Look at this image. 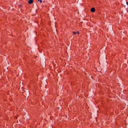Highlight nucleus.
<instances>
[{"label": "nucleus", "mask_w": 128, "mask_h": 128, "mask_svg": "<svg viewBox=\"0 0 128 128\" xmlns=\"http://www.w3.org/2000/svg\"><path fill=\"white\" fill-rule=\"evenodd\" d=\"M91 12H96V8H91Z\"/></svg>", "instance_id": "1"}, {"label": "nucleus", "mask_w": 128, "mask_h": 128, "mask_svg": "<svg viewBox=\"0 0 128 128\" xmlns=\"http://www.w3.org/2000/svg\"><path fill=\"white\" fill-rule=\"evenodd\" d=\"M32 2H34V0H30L28 1V4H32Z\"/></svg>", "instance_id": "2"}, {"label": "nucleus", "mask_w": 128, "mask_h": 128, "mask_svg": "<svg viewBox=\"0 0 128 128\" xmlns=\"http://www.w3.org/2000/svg\"><path fill=\"white\" fill-rule=\"evenodd\" d=\"M38 2H42V0H38Z\"/></svg>", "instance_id": "3"}, {"label": "nucleus", "mask_w": 128, "mask_h": 128, "mask_svg": "<svg viewBox=\"0 0 128 128\" xmlns=\"http://www.w3.org/2000/svg\"><path fill=\"white\" fill-rule=\"evenodd\" d=\"M76 34V32H73V34Z\"/></svg>", "instance_id": "4"}, {"label": "nucleus", "mask_w": 128, "mask_h": 128, "mask_svg": "<svg viewBox=\"0 0 128 128\" xmlns=\"http://www.w3.org/2000/svg\"><path fill=\"white\" fill-rule=\"evenodd\" d=\"M76 32V34H80V32Z\"/></svg>", "instance_id": "5"}, {"label": "nucleus", "mask_w": 128, "mask_h": 128, "mask_svg": "<svg viewBox=\"0 0 128 128\" xmlns=\"http://www.w3.org/2000/svg\"><path fill=\"white\" fill-rule=\"evenodd\" d=\"M126 4L127 6H128V2H126Z\"/></svg>", "instance_id": "6"}]
</instances>
